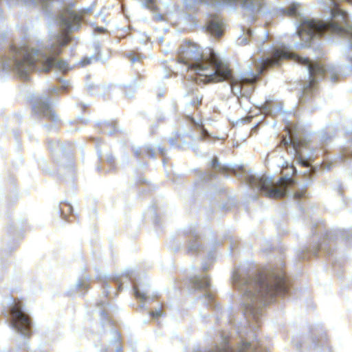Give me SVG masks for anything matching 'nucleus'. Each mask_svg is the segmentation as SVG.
<instances>
[{"label":"nucleus","instance_id":"f257e3e1","mask_svg":"<svg viewBox=\"0 0 352 352\" xmlns=\"http://www.w3.org/2000/svg\"><path fill=\"white\" fill-rule=\"evenodd\" d=\"M177 53L179 60L184 62L188 69H193L198 75L204 77L203 81H229V86L225 87L230 91L227 98L232 94L242 98L239 101L241 105L243 100L248 101V96L253 89L252 85L256 79L254 74H233L228 64L212 49H206L204 52L197 44L191 42L182 45Z\"/></svg>","mask_w":352,"mask_h":352},{"label":"nucleus","instance_id":"f03ea898","mask_svg":"<svg viewBox=\"0 0 352 352\" xmlns=\"http://www.w3.org/2000/svg\"><path fill=\"white\" fill-rule=\"evenodd\" d=\"M69 38L64 34L51 33L49 40L38 45L34 50L27 45L15 48L10 57L3 62L4 69H13L19 76L26 78L28 73L34 69L47 72L52 68L61 71L67 70V64L55 58L61 52V47L66 45Z\"/></svg>","mask_w":352,"mask_h":352},{"label":"nucleus","instance_id":"7ed1b4c3","mask_svg":"<svg viewBox=\"0 0 352 352\" xmlns=\"http://www.w3.org/2000/svg\"><path fill=\"white\" fill-rule=\"evenodd\" d=\"M333 4L334 6L331 10L330 22L307 20L300 24L297 32L302 41L307 42L311 41L314 36H322L324 33L352 36V25L349 24L346 12L341 10L336 3L333 2Z\"/></svg>","mask_w":352,"mask_h":352},{"label":"nucleus","instance_id":"20e7f679","mask_svg":"<svg viewBox=\"0 0 352 352\" xmlns=\"http://www.w3.org/2000/svg\"><path fill=\"white\" fill-rule=\"evenodd\" d=\"M283 59H291L298 64L308 67L311 78L307 87L309 89L312 88L316 83V76L324 77L326 74L327 70L324 65L318 63H312L309 58L302 57L283 50H274L272 52L270 56L265 58V69L267 67L279 65L280 62Z\"/></svg>","mask_w":352,"mask_h":352},{"label":"nucleus","instance_id":"39448f33","mask_svg":"<svg viewBox=\"0 0 352 352\" xmlns=\"http://www.w3.org/2000/svg\"><path fill=\"white\" fill-rule=\"evenodd\" d=\"M232 283L239 289L244 290L243 298L245 303L249 306L256 302H261L263 298V280L262 276L249 280L241 276L238 272H234Z\"/></svg>","mask_w":352,"mask_h":352},{"label":"nucleus","instance_id":"423d86ee","mask_svg":"<svg viewBox=\"0 0 352 352\" xmlns=\"http://www.w3.org/2000/svg\"><path fill=\"white\" fill-rule=\"evenodd\" d=\"M289 279L285 272L278 270L271 274L265 275V303L268 298H271L269 302L277 296L285 295L290 287Z\"/></svg>","mask_w":352,"mask_h":352},{"label":"nucleus","instance_id":"0eeeda50","mask_svg":"<svg viewBox=\"0 0 352 352\" xmlns=\"http://www.w3.org/2000/svg\"><path fill=\"white\" fill-rule=\"evenodd\" d=\"M10 312L12 327L21 335L29 336L31 332L30 321L28 316L23 312L21 307L18 305L12 306Z\"/></svg>","mask_w":352,"mask_h":352},{"label":"nucleus","instance_id":"6e6552de","mask_svg":"<svg viewBox=\"0 0 352 352\" xmlns=\"http://www.w3.org/2000/svg\"><path fill=\"white\" fill-rule=\"evenodd\" d=\"M296 182L289 177H280L271 186L265 184V197L271 199H281L286 196L289 188L295 186Z\"/></svg>","mask_w":352,"mask_h":352},{"label":"nucleus","instance_id":"1a4fd4ad","mask_svg":"<svg viewBox=\"0 0 352 352\" xmlns=\"http://www.w3.org/2000/svg\"><path fill=\"white\" fill-rule=\"evenodd\" d=\"M80 17L72 12L62 19L61 28L67 32L76 31L80 26Z\"/></svg>","mask_w":352,"mask_h":352},{"label":"nucleus","instance_id":"9d476101","mask_svg":"<svg viewBox=\"0 0 352 352\" xmlns=\"http://www.w3.org/2000/svg\"><path fill=\"white\" fill-rule=\"evenodd\" d=\"M207 4L208 6H219L221 3H239L243 8L250 10L256 8L253 0H195Z\"/></svg>","mask_w":352,"mask_h":352},{"label":"nucleus","instance_id":"9b49d317","mask_svg":"<svg viewBox=\"0 0 352 352\" xmlns=\"http://www.w3.org/2000/svg\"><path fill=\"white\" fill-rule=\"evenodd\" d=\"M33 109L36 113L42 114L45 116H50L52 118H55V114L51 108L48 99L45 98L40 99L38 101L34 102Z\"/></svg>","mask_w":352,"mask_h":352},{"label":"nucleus","instance_id":"f8f14e48","mask_svg":"<svg viewBox=\"0 0 352 352\" xmlns=\"http://www.w3.org/2000/svg\"><path fill=\"white\" fill-rule=\"evenodd\" d=\"M245 179L248 180L251 187L257 188L260 191H263V189L264 188V180L263 177H258L250 171L246 174Z\"/></svg>","mask_w":352,"mask_h":352},{"label":"nucleus","instance_id":"ddd939ff","mask_svg":"<svg viewBox=\"0 0 352 352\" xmlns=\"http://www.w3.org/2000/svg\"><path fill=\"white\" fill-rule=\"evenodd\" d=\"M222 25L221 21L214 19L208 23L207 29L212 34L219 36L222 34Z\"/></svg>","mask_w":352,"mask_h":352},{"label":"nucleus","instance_id":"4468645a","mask_svg":"<svg viewBox=\"0 0 352 352\" xmlns=\"http://www.w3.org/2000/svg\"><path fill=\"white\" fill-rule=\"evenodd\" d=\"M281 144H283L284 146L292 144L294 148L296 150H297L298 148L300 147L302 144V142H299L298 143H297L296 142V140L294 139V138L292 137L290 130H288L287 131V136L283 138V139L281 140Z\"/></svg>","mask_w":352,"mask_h":352},{"label":"nucleus","instance_id":"2eb2a0df","mask_svg":"<svg viewBox=\"0 0 352 352\" xmlns=\"http://www.w3.org/2000/svg\"><path fill=\"white\" fill-rule=\"evenodd\" d=\"M193 285L197 288H205L209 285V280L206 277L195 278L192 280Z\"/></svg>","mask_w":352,"mask_h":352},{"label":"nucleus","instance_id":"dca6fc26","mask_svg":"<svg viewBox=\"0 0 352 352\" xmlns=\"http://www.w3.org/2000/svg\"><path fill=\"white\" fill-rule=\"evenodd\" d=\"M307 187L304 186L294 192L293 198L296 200L304 199V198L307 197Z\"/></svg>","mask_w":352,"mask_h":352},{"label":"nucleus","instance_id":"f3484780","mask_svg":"<svg viewBox=\"0 0 352 352\" xmlns=\"http://www.w3.org/2000/svg\"><path fill=\"white\" fill-rule=\"evenodd\" d=\"M135 296L141 300L146 298L147 294L146 292H142L139 290L137 287H135Z\"/></svg>","mask_w":352,"mask_h":352},{"label":"nucleus","instance_id":"a211bd4d","mask_svg":"<svg viewBox=\"0 0 352 352\" xmlns=\"http://www.w3.org/2000/svg\"><path fill=\"white\" fill-rule=\"evenodd\" d=\"M210 166L212 168L215 169L221 170L222 168L221 165L220 164L217 158H214L212 160Z\"/></svg>","mask_w":352,"mask_h":352},{"label":"nucleus","instance_id":"6ab92c4d","mask_svg":"<svg viewBox=\"0 0 352 352\" xmlns=\"http://www.w3.org/2000/svg\"><path fill=\"white\" fill-rule=\"evenodd\" d=\"M250 347V344L248 342H244L243 344L239 347L238 352H248L249 350V348Z\"/></svg>","mask_w":352,"mask_h":352},{"label":"nucleus","instance_id":"aec40b11","mask_svg":"<svg viewBox=\"0 0 352 352\" xmlns=\"http://www.w3.org/2000/svg\"><path fill=\"white\" fill-rule=\"evenodd\" d=\"M297 9L295 6L289 7L287 10V14L289 16H293L296 14Z\"/></svg>","mask_w":352,"mask_h":352},{"label":"nucleus","instance_id":"412c9836","mask_svg":"<svg viewBox=\"0 0 352 352\" xmlns=\"http://www.w3.org/2000/svg\"><path fill=\"white\" fill-rule=\"evenodd\" d=\"M91 59H92V56H91L88 58H85L80 61V64L81 66H85L86 65L90 63Z\"/></svg>","mask_w":352,"mask_h":352},{"label":"nucleus","instance_id":"4be33fe9","mask_svg":"<svg viewBox=\"0 0 352 352\" xmlns=\"http://www.w3.org/2000/svg\"><path fill=\"white\" fill-rule=\"evenodd\" d=\"M300 164L303 166V167H309V164L307 162V161H305L302 159H300Z\"/></svg>","mask_w":352,"mask_h":352},{"label":"nucleus","instance_id":"5701e85b","mask_svg":"<svg viewBox=\"0 0 352 352\" xmlns=\"http://www.w3.org/2000/svg\"><path fill=\"white\" fill-rule=\"evenodd\" d=\"M259 71L261 73H262L264 71V60L263 59L259 64Z\"/></svg>","mask_w":352,"mask_h":352},{"label":"nucleus","instance_id":"b1692460","mask_svg":"<svg viewBox=\"0 0 352 352\" xmlns=\"http://www.w3.org/2000/svg\"><path fill=\"white\" fill-rule=\"evenodd\" d=\"M246 121V120L245 119H239L237 120H236L234 123H233V125L235 126V125H239L240 123H242L243 122H245Z\"/></svg>","mask_w":352,"mask_h":352},{"label":"nucleus","instance_id":"393cba45","mask_svg":"<svg viewBox=\"0 0 352 352\" xmlns=\"http://www.w3.org/2000/svg\"><path fill=\"white\" fill-rule=\"evenodd\" d=\"M155 18L157 21H161L163 19V16L160 14H155Z\"/></svg>","mask_w":352,"mask_h":352},{"label":"nucleus","instance_id":"a878e982","mask_svg":"<svg viewBox=\"0 0 352 352\" xmlns=\"http://www.w3.org/2000/svg\"><path fill=\"white\" fill-rule=\"evenodd\" d=\"M267 104H268V102L265 101V116L270 113V111L267 108Z\"/></svg>","mask_w":352,"mask_h":352},{"label":"nucleus","instance_id":"bb28decb","mask_svg":"<svg viewBox=\"0 0 352 352\" xmlns=\"http://www.w3.org/2000/svg\"><path fill=\"white\" fill-rule=\"evenodd\" d=\"M338 77L337 76V75L335 74V75L332 76L331 78H332L333 81L336 82L338 80Z\"/></svg>","mask_w":352,"mask_h":352},{"label":"nucleus","instance_id":"cd10ccee","mask_svg":"<svg viewBox=\"0 0 352 352\" xmlns=\"http://www.w3.org/2000/svg\"><path fill=\"white\" fill-rule=\"evenodd\" d=\"M97 30L100 32H102L104 31V29L103 28H97Z\"/></svg>","mask_w":352,"mask_h":352},{"label":"nucleus","instance_id":"c85d7f7f","mask_svg":"<svg viewBox=\"0 0 352 352\" xmlns=\"http://www.w3.org/2000/svg\"><path fill=\"white\" fill-rule=\"evenodd\" d=\"M144 1L147 3H153L154 2V0H144Z\"/></svg>","mask_w":352,"mask_h":352},{"label":"nucleus","instance_id":"c756f323","mask_svg":"<svg viewBox=\"0 0 352 352\" xmlns=\"http://www.w3.org/2000/svg\"><path fill=\"white\" fill-rule=\"evenodd\" d=\"M153 315H154V316H160V315H161V313H160V311H156V313H155V314H153Z\"/></svg>","mask_w":352,"mask_h":352},{"label":"nucleus","instance_id":"7c9ffc66","mask_svg":"<svg viewBox=\"0 0 352 352\" xmlns=\"http://www.w3.org/2000/svg\"><path fill=\"white\" fill-rule=\"evenodd\" d=\"M162 51L163 52L164 54H167L168 52V50L166 49H162Z\"/></svg>","mask_w":352,"mask_h":352},{"label":"nucleus","instance_id":"2f4dec72","mask_svg":"<svg viewBox=\"0 0 352 352\" xmlns=\"http://www.w3.org/2000/svg\"><path fill=\"white\" fill-rule=\"evenodd\" d=\"M163 40H164L163 37H160V38H159V41H160V43H162V42H163Z\"/></svg>","mask_w":352,"mask_h":352},{"label":"nucleus","instance_id":"473e14b6","mask_svg":"<svg viewBox=\"0 0 352 352\" xmlns=\"http://www.w3.org/2000/svg\"><path fill=\"white\" fill-rule=\"evenodd\" d=\"M135 59L134 58H133L131 59V62L133 63H135Z\"/></svg>","mask_w":352,"mask_h":352},{"label":"nucleus","instance_id":"72a5a7b5","mask_svg":"<svg viewBox=\"0 0 352 352\" xmlns=\"http://www.w3.org/2000/svg\"><path fill=\"white\" fill-rule=\"evenodd\" d=\"M219 352H229V351H226V350H222V351L221 350V351H219Z\"/></svg>","mask_w":352,"mask_h":352},{"label":"nucleus","instance_id":"f704fd0d","mask_svg":"<svg viewBox=\"0 0 352 352\" xmlns=\"http://www.w3.org/2000/svg\"><path fill=\"white\" fill-rule=\"evenodd\" d=\"M203 268L204 270H207V267H206L205 265H203Z\"/></svg>","mask_w":352,"mask_h":352},{"label":"nucleus","instance_id":"c9c22d12","mask_svg":"<svg viewBox=\"0 0 352 352\" xmlns=\"http://www.w3.org/2000/svg\"><path fill=\"white\" fill-rule=\"evenodd\" d=\"M52 91H53V92H54V91H56V89H55L54 88H53V89H52Z\"/></svg>","mask_w":352,"mask_h":352},{"label":"nucleus","instance_id":"e433bc0d","mask_svg":"<svg viewBox=\"0 0 352 352\" xmlns=\"http://www.w3.org/2000/svg\"><path fill=\"white\" fill-rule=\"evenodd\" d=\"M351 155L352 156V152H351Z\"/></svg>","mask_w":352,"mask_h":352}]
</instances>
